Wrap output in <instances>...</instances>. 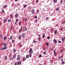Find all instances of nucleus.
Wrapping results in <instances>:
<instances>
[{"instance_id": "5701e85b", "label": "nucleus", "mask_w": 65, "mask_h": 65, "mask_svg": "<svg viewBox=\"0 0 65 65\" xmlns=\"http://www.w3.org/2000/svg\"><path fill=\"white\" fill-rule=\"evenodd\" d=\"M65 63V61H63L61 62V64H64Z\"/></svg>"}, {"instance_id": "ea45409f", "label": "nucleus", "mask_w": 65, "mask_h": 65, "mask_svg": "<svg viewBox=\"0 0 65 65\" xmlns=\"http://www.w3.org/2000/svg\"><path fill=\"white\" fill-rule=\"evenodd\" d=\"M48 19H49V18L48 17H46V20H48Z\"/></svg>"}, {"instance_id": "4c0bfd02", "label": "nucleus", "mask_w": 65, "mask_h": 65, "mask_svg": "<svg viewBox=\"0 0 65 65\" xmlns=\"http://www.w3.org/2000/svg\"><path fill=\"white\" fill-rule=\"evenodd\" d=\"M12 14H11L10 16V18H12Z\"/></svg>"}, {"instance_id": "0e129e2a", "label": "nucleus", "mask_w": 65, "mask_h": 65, "mask_svg": "<svg viewBox=\"0 0 65 65\" xmlns=\"http://www.w3.org/2000/svg\"><path fill=\"white\" fill-rule=\"evenodd\" d=\"M58 59H61V57H58Z\"/></svg>"}, {"instance_id": "aec40b11", "label": "nucleus", "mask_w": 65, "mask_h": 65, "mask_svg": "<svg viewBox=\"0 0 65 65\" xmlns=\"http://www.w3.org/2000/svg\"><path fill=\"white\" fill-rule=\"evenodd\" d=\"M53 2H55V3H57V0H53Z\"/></svg>"}, {"instance_id": "9d476101", "label": "nucleus", "mask_w": 65, "mask_h": 65, "mask_svg": "<svg viewBox=\"0 0 65 65\" xmlns=\"http://www.w3.org/2000/svg\"><path fill=\"white\" fill-rule=\"evenodd\" d=\"M18 65H20V64H21V61H19L18 62Z\"/></svg>"}, {"instance_id": "69168bd1", "label": "nucleus", "mask_w": 65, "mask_h": 65, "mask_svg": "<svg viewBox=\"0 0 65 65\" xmlns=\"http://www.w3.org/2000/svg\"><path fill=\"white\" fill-rule=\"evenodd\" d=\"M15 2H17V1H18V0H15Z\"/></svg>"}, {"instance_id": "a878e982", "label": "nucleus", "mask_w": 65, "mask_h": 65, "mask_svg": "<svg viewBox=\"0 0 65 65\" xmlns=\"http://www.w3.org/2000/svg\"><path fill=\"white\" fill-rule=\"evenodd\" d=\"M7 56H5V60H7Z\"/></svg>"}, {"instance_id": "c756f323", "label": "nucleus", "mask_w": 65, "mask_h": 65, "mask_svg": "<svg viewBox=\"0 0 65 65\" xmlns=\"http://www.w3.org/2000/svg\"><path fill=\"white\" fill-rule=\"evenodd\" d=\"M7 7V6L6 5H5V6H3V8H6Z\"/></svg>"}, {"instance_id": "b1692460", "label": "nucleus", "mask_w": 65, "mask_h": 65, "mask_svg": "<svg viewBox=\"0 0 65 65\" xmlns=\"http://www.w3.org/2000/svg\"><path fill=\"white\" fill-rule=\"evenodd\" d=\"M0 37L1 38H2L3 37V35L2 34H1L0 35Z\"/></svg>"}, {"instance_id": "6ab92c4d", "label": "nucleus", "mask_w": 65, "mask_h": 65, "mask_svg": "<svg viewBox=\"0 0 65 65\" xmlns=\"http://www.w3.org/2000/svg\"><path fill=\"white\" fill-rule=\"evenodd\" d=\"M21 28L19 31V33H20V31H22V29H23V27H22V26H21Z\"/></svg>"}, {"instance_id": "c9c22d12", "label": "nucleus", "mask_w": 65, "mask_h": 65, "mask_svg": "<svg viewBox=\"0 0 65 65\" xmlns=\"http://www.w3.org/2000/svg\"><path fill=\"white\" fill-rule=\"evenodd\" d=\"M46 52H44L43 53V55H45V54H46Z\"/></svg>"}, {"instance_id": "f3484780", "label": "nucleus", "mask_w": 65, "mask_h": 65, "mask_svg": "<svg viewBox=\"0 0 65 65\" xmlns=\"http://www.w3.org/2000/svg\"><path fill=\"white\" fill-rule=\"evenodd\" d=\"M26 58L25 57H24L23 59V61H25V60H26Z\"/></svg>"}, {"instance_id": "338daca9", "label": "nucleus", "mask_w": 65, "mask_h": 65, "mask_svg": "<svg viewBox=\"0 0 65 65\" xmlns=\"http://www.w3.org/2000/svg\"><path fill=\"white\" fill-rule=\"evenodd\" d=\"M8 40H9L10 39H9V38H8Z\"/></svg>"}, {"instance_id": "8fccbe9b", "label": "nucleus", "mask_w": 65, "mask_h": 65, "mask_svg": "<svg viewBox=\"0 0 65 65\" xmlns=\"http://www.w3.org/2000/svg\"><path fill=\"white\" fill-rule=\"evenodd\" d=\"M38 40L39 41H40V38H38Z\"/></svg>"}, {"instance_id": "774afa93", "label": "nucleus", "mask_w": 65, "mask_h": 65, "mask_svg": "<svg viewBox=\"0 0 65 65\" xmlns=\"http://www.w3.org/2000/svg\"><path fill=\"white\" fill-rule=\"evenodd\" d=\"M65 21L64 22H63V23H62V24H65Z\"/></svg>"}, {"instance_id": "9b49d317", "label": "nucleus", "mask_w": 65, "mask_h": 65, "mask_svg": "<svg viewBox=\"0 0 65 65\" xmlns=\"http://www.w3.org/2000/svg\"><path fill=\"white\" fill-rule=\"evenodd\" d=\"M16 58V55H14L13 57V59H14V58Z\"/></svg>"}, {"instance_id": "603ef678", "label": "nucleus", "mask_w": 65, "mask_h": 65, "mask_svg": "<svg viewBox=\"0 0 65 65\" xmlns=\"http://www.w3.org/2000/svg\"><path fill=\"white\" fill-rule=\"evenodd\" d=\"M10 60H12V57H11L10 58Z\"/></svg>"}, {"instance_id": "ddd939ff", "label": "nucleus", "mask_w": 65, "mask_h": 65, "mask_svg": "<svg viewBox=\"0 0 65 65\" xmlns=\"http://www.w3.org/2000/svg\"><path fill=\"white\" fill-rule=\"evenodd\" d=\"M31 12L32 13H34L35 12V11H34V10H31Z\"/></svg>"}, {"instance_id": "0eeeda50", "label": "nucleus", "mask_w": 65, "mask_h": 65, "mask_svg": "<svg viewBox=\"0 0 65 65\" xmlns=\"http://www.w3.org/2000/svg\"><path fill=\"white\" fill-rule=\"evenodd\" d=\"M25 34L23 33L22 34V38H23V37H25Z\"/></svg>"}, {"instance_id": "cd10ccee", "label": "nucleus", "mask_w": 65, "mask_h": 65, "mask_svg": "<svg viewBox=\"0 0 65 65\" xmlns=\"http://www.w3.org/2000/svg\"><path fill=\"white\" fill-rule=\"evenodd\" d=\"M27 5H25L23 7H24V8H26V7H27Z\"/></svg>"}, {"instance_id": "423d86ee", "label": "nucleus", "mask_w": 65, "mask_h": 65, "mask_svg": "<svg viewBox=\"0 0 65 65\" xmlns=\"http://www.w3.org/2000/svg\"><path fill=\"white\" fill-rule=\"evenodd\" d=\"M53 41L54 42H55V43H57V40H56V39H54Z\"/></svg>"}, {"instance_id": "864d4df0", "label": "nucleus", "mask_w": 65, "mask_h": 65, "mask_svg": "<svg viewBox=\"0 0 65 65\" xmlns=\"http://www.w3.org/2000/svg\"><path fill=\"white\" fill-rule=\"evenodd\" d=\"M54 30V28H52V31H53V30Z\"/></svg>"}, {"instance_id": "393cba45", "label": "nucleus", "mask_w": 65, "mask_h": 65, "mask_svg": "<svg viewBox=\"0 0 65 65\" xmlns=\"http://www.w3.org/2000/svg\"><path fill=\"white\" fill-rule=\"evenodd\" d=\"M54 54H55V56L56 57V55H57V53H56V52H54Z\"/></svg>"}, {"instance_id": "2eb2a0df", "label": "nucleus", "mask_w": 65, "mask_h": 65, "mask_svg": "<svg viewBox=\"0 0 65 65\" xmlns=\"http://www.w3.org/2000/svg\"><path fill=\"white\" fill-rule=\"evenodd\" d=\"M15 16L16 17V18H18V17H19V15H18V14H15Z\"/></svg>"}, {"instance_id": "09e8293b", "label": "nucleus", "mask_w": 65, "mask_h": 65, "mask_svg": "<svg viewBox=\"0 0 65 65\" xmlns=\"http://www.w3.org/2000/svg\"><path fill=\"white\" fill-rule=\"evenodd\" d=\"M63 50H62L61 49L60 51V52L61 53H62L63 52Z\"/></svg>"}, {"instance_id": "4be33fe9", "label": "nucleus", "mask_w": 65, "mask_h": 65, "mask_svg": "<svg viewBox=\"0 0 65 65\" xmlns=\"http://www.w3.org/2000/svg\"><path fill=\"white\" fill-rule=\"evenodd\" d=\"M6 44L5 43L4 44V46H5V47H7L6 46Z\"/></svg>"}, {"instance_id": "3c124183", "label": "nucleus", "mask_w": 65, "mask_h": 65, "mask_svg": "<svg viewBox=\"0 0 65 65\" xmlns=\"http://www.w3.org/2000/svg\"><path fill=\"white\" fill-rule=\"evenodd\" d=\"M37 12H38V13H39V9L38 10Z\"/></svg>"}, {"instance_id": "1a4fd4ad", "label": "nucleus", "mask_w": 65, "mask_h": 65, "mask_svg": "<svg viewBox=\"0 0 65 65\" xmlns=\"http://www.w3.org/2000/svg\"><path fill=\"white\" fill-rule=\"evenodd\" d=\"M18 38L19 40H21V38H22V37H21V36L20 35L18 37Z\"/></svg>"}, {"instance_id": "412c9836", "label": "nucleus", "mask_w": 65, "mask_h": 65, "mask_svg": "<svg viewBox=\"0 0 65 65\" xmlns=\"http://www.w3.org/2000/svg\"><path fill=\"white\" fill-rule=\"evenodd\" d=\"M26 58H29V55H26Z\"/></svg>"}, {"instance_id": "bb28decb", "label": "nucleus", "mask_w": 65, "mask_h": 65, "mask_svg": "<svg viewBox=\"0 0 65 65\" xmlns=\"http://www.w3.org/2000/svg\"><path fill=\"white\" fill-rule=\"evenodd\" d=\"M11 22V20L10 19H9L8 20V22H9V23H10Z\"/></svg>"}, {"instance_id": "72a5a7b5", "label": "nucleus", "mask_w": 65, "mask_h": 65, "mask_svg": "<svg viewBox=\"0 0 65 65\" xmlns=\"http://www.w3.org/2000/svg\"><path fill=\"white\" fill-rule=\"evenodd\" d=\"M13 51L14 52H15L16 51V50H15V49H14L13 50Z\"/></svg>"}, {"instance_id": "39448f33", "label": "nucleus", "mask_w": 65, "mask_h": 65, "mask_svg": "<svg viewBox=\"0 0 65 65\" xmlns=\"http://www.w3.org/2000/svg\"><path fill=\"white\" fill-rule=\"evenodd\" d=\"M4 49L6 50V49H7V47H3L2 48V50H4Z\"/></svg>"}, {"instance_id": "2f4dec72", "label": "nucleus", "mask_w": 65, "mask_h": 65, "mask_svg": "<svg viewBox=\"0 0 65 65\" xmlns=\"http://www.w3.org/2000/svg\"><path fill=\"white\" fill-rule=\"evenodd\" d=\"M63 0H61L60 1V4H62V3L63 2Z\"/></svg>"}, {"instance_id": "dca6fc26", "label": "nucleus", "mask_w": 65, "mask_h": 65, "mask_svg": "<svg viewBox=\"0 0 65 65\" xmlns=\"http://www.w3.org/2000/svg\"><path fill=\"white\" fill-rule=\"evenodd\" d=\"M4 40H6V36H5L3 38Z\"/></svg>"}, {"instance_id": "58836bf2", "label": "nucleus", "mask_w": 65, "mask_h": 65, "mask_svg": "<svg viewBox=\"0 0 65 65\" xmlns=\"http://www.w3.org/2000/svg\"><path fill=\"white\" fill-rule=\"evenodd\" d=\"M45 37V35H44L43 36L42 38H44Z\"/></svg>"}, {"instance_id": "052dcab7", "label": "nucleus", "mask_w": 65, "mask_h": 65, "mask_svg": "<svg viewBox=\"0 0 65 65\" xmlns=\"http://www.w3.org/2000/svg\"><path fill=\"white\" fill-rule=\"evenodd\" d=\"M50 62H51V63H52V60H50Z\"/></svg>"}, {"instance_id": "e2e57ef3", "label": "nucleus", "mask_w": 65, "mask_h": 65, "mask_svg": "<svg viewBox=\"0 0 65 65\" xmlns=\"http://www.w3.org/2000/svg\"><path fill=\"white\" fill-rule=\"evenodd\" d=\"M31 11V10H28V11Z\"/></svg>"}, {"instance_id": "e433bc0d", "label": "nucleus", "mask_w": 65, "mask_h": 65, "mask_svg": "<svg viewBox=\"0 0 65 65\" xmlns=\"http://www.w3.org/2000/svg\"><path fill=\"white\" fill-rule=\"evenodd\" d=\"M21 21H20L19 22V25H21Z\"/></svg>"}, {"instance_id": "f704fd0d", "label": "nucleus", "mask_w": 65, "mask_h": 65, "mask_svg": "<svg viewBox=\"0 0 65 65\" xmlns=\"http://www.w3.org/2000/svg\"><path fill=\"white\" fill-rule=\"evenodd\" d=\"M37 22H38V21L37 20H35V23H37Z\"/></svg>"}, {"instance_id": "de8ad7c7", "label": "nucleus", "mask_w": 65, "mask_h": 65, "mask_svg": "<svg viewBox=\"0 0 65 65\" xmlns=\"http://www.w3.org/2000/svg\"><path fill=\"white\" fill-rule=\"evenodd\" d=\"M25 22H27V18H26L25 19Z\"/></svg>"}, {"instance_id": "bf43d9fd", "label": "nucleus", "mask_w": 65, "mask_h": 65, "mask_svg": "<svg viewBox=\"0 0 65 65\" xmlns=\"http://www.w3.org/2000/svg\"><path fill=\"white\" fill-rule=\"evenodd\" d=\"M61 61H63V59H61Z\"/></svg>"}, {"instance_id": "a211bd4d", "label": "nucleus", "mask_w": 65, "mask_h": 65, "mask_svg": "<svg viewBox=\"0 0 65 65\" xmlns=\"http://www.w3.org/2000/svg\"><path fill=\"white\" fill-rule=\"evenodd\" d=\"M33 43H35V44H36V41L35 40H34L33 41Z\"/></svg>"}, {"instance_id": "f03ea898", "label": "nucleus", "mask_w": 65, "mask_h": 65, "mask_svg": "<svg viewBox=\"0 0 65 65\" xmlns=\"http://www.w3.org/2000/svg\"><path fill=\"white\" fill-rule=\"evenodd\" d=\"M17 56L18 57L17 58V60H20V55L18 54V55Z\"/></svg>"}, {"instance_id": "37998d69", "label": "nucleus", "mask_w": 65, "mask_h": 65, "mask_svg": "<svg viewBox=\"0 0 65 65\" xmlns=\"http://www.w3.org/2000/svg\"><path fill=\"white\" fill-rule=\"evenodd\" d=\"M46 45H49V44H48V43H47L46 44Z\"/></svg>"}, {"instance_id": "4468645a", "label": "nucleus", "mask_w": 65, "mask_h": 65, "mask_svg": "<svg viewBox=\"0 0 65 65\" xmlns=\"http://www.w3.org/2000/svg\"><path fill=\"white\" fill-rule=\"evenodd\" d=\"M60 8L58 7H57L56 9V11H58L59 10Z\"/></svg>"}, {"instance_id": "6e6552de", "label": "nucleus", "mask_w": 65, "mask_h": 65, "mask_svg": "<svg viewBox=\"0 0 65 65\" xmlns=\"http://www.w3.org/2000/svg\"><path fill=\"white\" fill-rule=\"evenodd\" d=\"M55 34H57V30H55L54 31Z\"/></svg>"}, {"instance_id": "a18cd8bd", "label": "nucleus", "mask_w": 65, "mask_h": 65, "mask_svg": "<svg viewBox=\"0 0 65 65\" xmlns=\"http://www.w3.org/2000/svg\"><path fill=\"white\" fill-rule=\"evenodd\" d=\"M12 38V36H11L10 38V39H11Z\"/></svg>"}, {"instance_id": "c03bdc74", "label": "nucleus", "mask_w": 65, "mask_h": 65, "mask_svg": "<svg viewBox=\"0 0 65 65\" xmlns=\"http://www.w3.org/2000/svg\"><path fill=\"white\" fill-rule=\"evenodd\" d=\"M15 65H18V63L17 62H15L14 64Z\"/></svg>"}, {"instance_id": "f8f14e48", "label": "nucleus", "mask_w": 65, "mask_h": 65, "mask_svg": "<svg viewBox=\"0 0 65 65\" xmlns=\"http://www.w3.org/2000/svg\"><path fill=\"white\" fill-rule=\"evenodd\" d=\"M64 37H63L61 39L62 41H65V39H64Z\"/></svg>"}, {"instance_id": "680f3d73", "label": "nucleus", "mask_w": 65, "mask_h": 65, "mask_svg": "<svg viewBox=\"0 0 65 65\" xmlns=\"http://www.w3.org/2000/svg\"><path fill=\"white\" fill-rule=\"evenodd\" d=\"M62 29H63V28H61V29H60V30H61V31H62Z\"/></svg>"}, {"instance_id": "7c9ffc66", "label": "nucleus", "mask_w": 65, "mask_h": 65, "mask_svg": "<svg viewBox=\"0 0 65 65\" xmlns=\"http://www.w3.org/2000/svg\"><path fill=\"white\" fill-rule=\"evenodd\" d=\"M42 57V55H40L39 56V58H40V57Z\"/></svg>"}, {"instance_id": "5fc2aeb1", "label": "nucleus", "mask_w": 65, "mask_h": 65, "mask_svg": "<svg viewBox=\"0 0 65 65\" xmlns=\"http://www.w3.org/2000/svg\"><path fill=\"white\" fill-rule=\"evenodd\" d=\"M38 1V0H37L36 2V3H37Z\"/></svg>"}, {"instance_id": "6e6d98bb", "label": "nucleus", "mask_w": 65, "mask_h": 65, "mask_svg": "<svg viewBox=\"0 0 65 65\" xmlns=\"http://www.w3.org/2000/svg\"><path fill=\"white\" fill-rule=\"evenodd\" d=\"M32 57V55H30L29 56V57H30V58H31V57Z\"/></svg>"}, {"instance_id": "c85d7f7f", "label": "nucleus", "mask_w": 65, "mask_h": 65, "mask_svg": "<svg viewBox=\"0 0 65 65\" xmlns=\"http://www.w3.org/2000/svg\"><path fill=\"white\" fill-rule=\"evenodd\" d=\"M2 13H4V10L3 9L2 10Z\"/></svg>"}, {"instance_id": "f257e3e1", "label": "nucleus", "mask_w": 65, "mask_h": 65, "mask_svg": "<svg viewBox=\"0 0 65 65\" xmlns=\"http://www.w3.org/2000/svg\"><path fill=\"white\" fill-rule=\"evenodd\" d=\"M29 53H30V55H31V54H32V53H33V50H32V48L30 49L29 51Z\"/></svg>"}, {"instance_id": "a19ab883", "label": "nucleus", "mask_w": 65, "mask_h": 65, "mask_svg": "<svg viewBox=\"0 0 65 65\" xmlns=\"http://www.w3.org/2000/svg\"><path fill=\"white\" fill-rule=\"evenodd\" d=\"M58 43H62V42L61 41H60L58 42Z\"/></svg>"}, {"instance_id": "7ed1b4c3", "label": "nucleus", "mask_w": 65, "mask_h": 65, "mask_svg": "<svg viewBox=\"0 0 65 65\" xmlns=\"http://www.w3.org/2000/svg\"><path fill=\"white\" fill-rule=\"evenodd\" d=\"M7 20V18H5L4 19V23H5Z\"/></svg>"}, {"instance_id": "79ce46f5", "label": "nucleus", "mask_w": 65, "mask_h": 65, "mask_svg": "<svg viewBox=\"0 0 65 65\" xmlns=\"http://www.w3.org/2000/svg\"><path fill=\"white\" fill-rule=\"evenodd\" d=\"M14 42V40H12V43H13Z\"/></svg>"}, {"instance_id": "49530a36", "label": "nucleus", "mask_w": 65, "mask_h": 65, "mask_svg": "<svg viewBox=\"0 0 65 65\" xmlns=\"http://www.w3.org/2000/svg\"><path fill=\"white\" fill-rule=\"evenodd\" d=\"M18 21H19V20H18V19H16V22H18Z\"/></svg>"}, {"instance_id": "4d7b16f0", "label": "nucleus", "mask_w": 65, "mask_h": 65, "mask_svg": "<svg viewBox=\"0 0 65 65\" xmlns=\"http://www.w3.org/2000/svg\"><path fill=\"white\" fill-rule=\"evenodd\" d=\"M63 55H61V58H63Z\"/></svg>"}, {"instance_id": "20e7f679", "label": "nucleus", "mask_w": 65, "mask_h": 65, "mask_svg": "<svg viewBox=\"0 0 65 65\" xmlns=\"http://www.w3.org/2000/svg\"><path fill=\"white\" fill-rule=\"evenodd\" d=\"M27 28L26 27H24L23 29V32L26 31V30H27Z\"/></svg>"}, {"instance_id": "473e14b6", "label": "nucleus", "mask_w": 65, "mask_h": 65, "mask_svg": "<svg viewBox=\"0 0 65 65\" xmlns=\"http://www.w3.org/2000/svg\"><path fill=\"white\" fill-rule=\"evenodd\" d=\"M47 39H50V37L48 36L47 37Z\"/></svg>"}, {"instance_id": "13d9d810", "label": "nucleus", "mask_w": 65, "mask_h": 65, "mask_svg": "<svg viewBox=\"0 0 65 65\" xmlns=\"http://www.w3.org/2000/svg\"><path fill=\"white\" fill-rule=\"evenodd\" d=\"M12 27L11 26V27L10 28L11 30H12Z\"/></svg>"}]
</instances>
